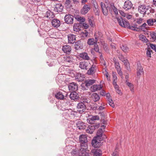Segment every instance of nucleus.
Instances as JSON below:
<instances>
[{"mask_svg": "<svg viewBox=\"0 0 156 156\" xmlns=\"http://www.w3.org/2000/svg\"><path fill=\"white\" fill-rule=\"evenodd\" d=\"M102 11L105 16H107L108 14V10L111 14L113 11L115 14L118 13L117 9L114 6V4L112 2H106L105 4L104 2H101L100 4Z\"/></svg>", "mask_w": 156, "mask_h": 156, "instance_id": "1", "label": "nucleus"}, {"mask_svg": "<svg viewBox=\"0 0 156 156\" xmlns=\"http://www.w3.org/2000/svg\"><path fill=\"white\" fill-rule=\"evenodd\" d=\"M102 128L99 129L98 130L96 136L92 140V144L94 147H98L99 146L101 145V141L104 139L106 138V136L105 135H103V133L104 129L105 128L104 126H101Z\"/></svg>", "mask_w": 156, "mask_h": 156, "instance_id": "2", "label": "nucleus"}, {"mask_svg": "<svg viewBox=\"0 0 156 156\" xmlns=\"http://www.w3.org/2000/svg\"><path fill=\"white\" fill-rule=\"evenodd\" d=\"M79 140L82 143L79 153L80 156H89V153L86 151V149L87 147L86 143L87 141V136L85 135H82L80 136Z\"/></svg>", "mask_w": 156, "mask_h": 156, "instance_id": "3", "label": "nucleus"}, {"mask_svg": "<svg viewBox=\"0 0 156 156\" xmlns=\"http://www.w3.org/2000/svg\"><path fill=\"white\" fill-rule=\"evenodd\" d=\"M117 21L119 24L122 27H127L135 31H140V28L136 27V24H134L133 26H130L128 22L123 20L121 17L118 18Z\"/></svg>", "mask_w": 156, "mask_h": 156, "instance_id": "4", "label": "nucleus"}, {"mask_svg": "<svg viewBox=\"0 0 156 156\" xmlns=\"http://www.w3.org/2000/svg\"><path fill=\"white\" fill-rule=\"evenodd\" d=\"M149 7L144 5H140L138 7V12L144 15H149Z\"/></svg>", "mask_w": 156, "mask_h": 156, "instance_id": "5", "label": "nucleus"}, {"mask_svg": "<svg viewBox=\"0 0 156 156\" xmlns=\"http://www.w3.org/2000/svg\"><path fill=\"white\" fill-rule=\"evenodd\" d=\"M89 59H84L80 63V67L82 69L87 70L90 66V62L88 61Z\"/></svg>", "mask_w": 156, "mask_h": 156, "instance_id": "6", "label": "nucleus"}, {"mask_svg": "<svg viewBox=\"0 0 156 156\" xmlns=\"http://www.w3.org/2000/svg\"><path fill=\"white\" fill-rule=\"evenodd\" d=\"M144 73L143 68L139 62H138L136 67V76L138 78H140L141 75Z\"/></svg>", "mask_w": 156, "mask_h": 156, "instance_id": "7", "label": "nucleus"}, {"mask_svg": "<svg viewBox=\"0 0 156 156\" xmlns=\"http://www.w3.org/2000/svg\"><path fill=\"white\" fill-rule=\"evenodd\" d=\"M99 126V124H95L93 125H89L86 130V132L88 133L92 134L95 129L98 128Z\"/></svg>", "mask_w": 156, "mask_h": 156, "instance_id": "8", "label": "nucleus"}, {"mask_svg": "<svg viewBox=\"0 0 156 156\" xmlns=\"http://www.w3.org/2000/svg\"><path fill=\"white\" fill-rule=\"evenodd\" d=\"M64 20L66 23L72 24L73 23V17L72 15L68 14L65 16Z\"/></svg>", "mask_w": 156, "mask_h": 156, "instance_id": "9", "label": "nucleus"}, {"mask_svg": "<svg viewBox=\"0 0 156 156\" xmlns=\"http://www.w3.org/2000/svg\"><path fill=\"white\" fill-rule=\"evenodd\" d=\"M86 109V106L84 104L82 103H79L77 106V111L80 113L84 112Z\"/></svg>", "mask_w": 156, "mask_h": 156, "instance_id": "10", "label": "nucleus"}, {"mask_svg": "<svg viewBox=\"0 0 156 156\" xmlns=\"http://www.w3.org/2000/svg\"><path fill=\"white\" fill-rule=\"evenodd\" d=\"M133 4L129 0H127L124 2L123 8L126 11L132 8Z\"/></svg>", "mask_w": 156, "mask_h": 156, "instance_id": "11", "label": "nucleus"}, {"mask_svg": "<svg viewBox=\"0 0 156 156\" xmlns=\"http://www.w3.org/2000/svg\"><path fill=\"white\" fill-rule=\"evenodd\" d=\"M69 43L73 44L76 41L75 36L72 34H70L67 36Z\"/></svg>", "mask_w": 156, "mask_h": 156, "instance_id": "12", "label": "nucleus"}, {"mask_svg": "<svg viewBox=\"0 0 156 156\" xmlns=\"http://www.w3.org/2000/svg\"><path fill=\"white\" fill-rule=\"evenodd\" d=\"M69 88L70 91H76L78 89L77 84L74 82L71 83L69 86Z\"/></svg>", "mask_w": 156, "mask_h": 156, "instance_id": "13", "label": "nucleus"}, {"mask_svg": "<svg viewBox=\"0 0 156 156\" xmlns=\"http://www.w3.org/2000/svg\"><path fill=\"white\" fill-rule=\"evenodd\" d=\"M90 6L87 5H85L81 10V13L83 15L86 14L90 10Z\"/></svg>", "mask_w": 156, "mask_h": 156, "instance_id": "14", "label": "nucleus"}, {"mask_svg": "<svg viewBox=\"0 0 156 156\" xmlns=\"http://www.w3.org/2000/svg\"><path fill=\"white\" fill-rule=\"evenodd\" d=\"M102 87V86L101 84L100 85H92L90 87V89L92 91H95L99 90Z\"/></svg>", "mask_w": 156, "mask_h": 156, "instance_id": "15", "label": "nucleus"}, {"mask_svg": "<svg viewBox=\"0 0 156 156\" xmlns=\"http://www.w3.org/2000/svg\"><path fill=\"white\" fill-rule=\"evenodd\" d=\"M91 152L93 154L94 156H101L102 152L99 149H93Z\"/></svg>", "mask_w": 156, "mask_h": 156, "instance_id": "16", "label": "nucleus"}, {"mask_svg": "<svg viewBox=\"0 0 156 156\" xmlns=\"http://www.w3.org/2000/svg\"><path fill=\"white\" fill-rule=\"evenodd\" d=\"M52 25L55 27L58 28L59 27L60 25V21L56 19H54L52 20L51 21Z\"/></svg>", "mask_w": 156, "mask_h": 156, "instance_id": "17", "label": "nucleus"}, {"mask_svg": "<svg viewBox=\"0 0 156 156\" xmlns=\"http://www.w3.org/2000/svg\"><path fill=\"white\" fill-rule=\"evenodd\" d=\"M62 51L67 54H69L71 51V47L69 45H66L63 46Z\"/></svg>", "mask_w": 156, "mask_h": 156, "instance_id": "18", "label": "nucleus"}, {"mask_svg": "<svg viewBox=\"0 0 156 156\" xmlns=\"http://www.w3.org/2000/svg\"><path fill=\"white\" fill-rule=\"evenodd\" d=\"M63 7L62 6V4L58 3L56 4V6L54 10L55 11L58 12H61L63 10Z\"/></svg>", "mask_w": 156, "mask_h": 156, "instance_id": "19", "label": "nucleus"}, {"mask_svg": "<svg viewBox=\"0 0 156 156\" xmlns=\"http://www.w3.org/2000/svg\"><path fill=\"white\" fill-rule=\"evenodd\" d=\"M69 97L71 99L73 100L76 99L78 98V96L77 93L75 91L71 92Z\"/></svg>", "mask_w": 156, "mask_h": 156, "instance_id": "20", "label": "nucleus"}, {"mask_svg": "<svg viewBox=\"0 0 156 156\" xmlns=\"http://www.w3.org/2000/svg\"><path fill=\"white\" fill-rule=\"evenodd\" d=\"M121 61L124 63L126 69L128 71H129L130 70L129 63L127 59H121Z\"/></svg>", "mask_w": 156, "mask_h": 156, "instance_id": "21", "label": "nucleus"}, {"mask_svg": "<svg viewBox=\"0 0 156 156\" xmlns=\"http://www.w3.org/2000/svg\"><path fill=\"white\" fill-rule=\"evenodd\" d=\"M92 99L94 101L96 102L100 99V97L99 95L96 93H93L91 96Z\"/></svg>", "mask_w": 156, "mask_h": 156, "instance_id": "22", "label": "nucleus"}, {"mask_svg": "<svg viewBox=\"0 0 156 156\" xmlns=\"http://www.w3.org/2000/svg\"><path fill=\"white\" fill-rule=\"evenodd\" d=\"M55 97L58 99L63 100L64 96L62 93L60 92L57 93L55 95Z\"/></svg>", "mask_w": 156, "mask_h": 156, "instance_id": "23", "label": "nucleus"}, {"mask_svg": "<svg viewBox=\"0 0 156 156\" xmlns=\"http://www.w3.org/2000/svg\"><path fill=\"white\" fill-rule=\"evenodd\" d=\"M95 82V80H86L85 82V85L87 87L94 83Z\"/></svg>", "mask_w": 156, "mask_h": 156, "instance_id": "24", "label": "nucleus"}, {"mask_svg": "<svg viewBox=\"0 0 156 156\" xmlns=\"http://www.w3.org/2000/svg\"><path fill=\"white\" fill-rule=\"evenodd\" d=\"M112 76H113V84L114 86L117 85L116 82L117 81V78L116 76V74L115 73L112 72Z\"/></svg>", "mask_w": 156, "mask_h": 156, "instance_id": "25", "label": "nucleus"}, {"mask_svg": "<svg viewBox=\"0 0 156 156\" xmlns=\"http://www.w3.org/2000/svg\"><path fill=\"white\" fill-rule=\"evenodd\" d=\"M51 48H48L46 51V54L48 55L50 57L52 58H53L54 56L53 54H52L53 52H51V51L52 50Z\"/></svg>", "mask_w": 156, "mask_h": 156, "instance_id": "26", "label": "nucleus"}, {"mask_svg": "<svg viewBox=\"0 0 156 156\" xmlns=\"http://www.w3.org/2000/svg\"><path fill=\"white\" fill-rule=\"evenodd\" d=\"M75 18L77 21L81 22H84L85 20L84 17H81L78 16H76L75 17Z\"/></svg>", "mask_w": 156, "mask_h": 156, "instance_id": "27", "label": "nucleus"}, {"mask_svg": "<svg viewBox=\"0 0 156 156\" xmlns=\"http://www.w3.org/2000/svg\"><path fill=\"white\" fill-rule=\"evenodd\" d=\"M46 16L47 18H53L54 17V15L53 13L51 12L49 10L47 11L46 13Z\"/></svg>", "mask_w": 156, "mask_h": 156, "instance_id": "28", "label": "nucleus"}, {"mask_svg": "<svg viewBox=\"0 0 156 156\" xmlns=\"http://www.w3.org/2000/svg\"><path fill=\"white\" fill-rule=\"evenodd\" d=\"M139 38L140 40H141L144 42H147L148 41V40L146 38V37L144 35L142 34H140L139 35Z\"/></svg>", "mask_w": 156, "mask_h": 156, "instance_id": "29", "label": "nucleus"}, {"mask_svg": "<svg viewBox=\"0 0 156 156\" xmlns=\"http://www.w3.org/2000/svg\"><path fill=\"white\" fill-rule=\"evenodd\" d=\"M80 30V25L78 23L75 24L73 26V30L76 32H79Z\"/></svg>", "mask_w": 156, "mask_h": 156, "instance_id": "30", "label": "nucleus"}, {"mask_svg": "<svg viewBox=\"0 0 156 156\" xmlns=\"http://www.w3.org/2000/svg\"><path fill=\"white\" fill-rule=\"evenodd\" d=\"M126 84L129 87L130 89L133 93L134 92L133 85L131 83L128 82L127 81L126 82Z\"/></svg>", "mask_w": 156, "mask_h": 156, "instance_id": "31", "label": "nucleus"}, {"mask_svg": "<svg viewBox=\"0 0 156 156\" xmlns=\"http://www.w3.org/2000/svg\"><path fill=\"white\" fill-rule=\"evenodd\" d=\"M121 48L125 52H128L129 51L128 48L125 44H122L121 46Z\"/></svg>", "mask_w": 156, "mask_h": 156, "instance_id": "32", "label": "nucleus"}, {"mask_svg": "<svg viewBox=\"0 0 156 156\" xmlns=\"http://www.w3.org/2000/svg\"><path fill=\"white\" fill-rule=\"evenodd\" d=\"M114 87L117 93L120 95H122V92L121 90L119 89V86L117 85H116L114 86Z\"/></svg>", "mask_w": 156, "mask_h": 156, "instance_id": "33", "label": "nucleus"}, {"mask_svg": "<svg viewBox=\"0 0 156 156\" xmlns=\"http://www.w3.org/2000/svg\"><path fill=\"white\" fill-rule=\"evenodd\" d=\"M79 56L82 58H89V57L87 53L84 52L80 54Z\"/></svg>", "mask_w": 156, "mask_h": 156, "instance_id": "34", "label": "nucleus"}, {"mask_svg": "<svg viewBox=\"0 0 156 156\" xmlns=\"http://www.w3.org/2000/svg\"><path fill=\"white\" fill-rule=\"evenodd\" d=\"M80 42H81L80 41H78L75 43V48L76 50H79L80 48H81V45Z\"/></svg>", "mask_w": 156, "mask_h": 156, "instance_id": "35", "label": "nucleus"}, {"mask_svg": "<svg viewBox=\"0 0 156 156\" xmlns=\"http://www.w3.org/2000/svg\"><path fill=\"white\" fill-rule=\"evenodd\" d=\"M95 69L94 68L92 67L87 71V73L89 75L93 74L94 73Z\"/></svg>", "mask_w": 156, "mask_h": 156, "instance_id": "36", "label": "nucleus"}, {"mask_svg": "<svg viewBox=\"0 0 156 156\" xmlns=\"http://www.w3.org/2000/svg\"><path fill=\"white\" fill-rule=\"evenodd\" d=\"M94 50L96 51V52H98V54L100 55L101 58L102 56V54L101 53L99 52V48L98 45L96 44L94 45Z\"/></svg>", "mask_w": 156, "mask_h": 156, "instance_id": "37", "label": "nucleus"}, {"mask_svg": "<svg viewBox=\"0 0 156 156\" xmlns=\"http://www.w3.org/2000/svg\"><path fill=\"white\" fill-rule=\"evenodd\" d=\"M117 72L118 73L120 76L121 78H123V73L122 71V69L121 67L116 69Z\"/></svg>", "mask_w": 156, "mask_h": 156, "instance_id": "38", "label": "nucleus"}, {"mask_svg": "<svg viewBox=\"0 0 156 156\" xmlns=\"http://www.w3.org/2000/svg\"><path fill=\"white\" fill-rule=\"evenodd\" d=\"M90 119L92 121L99 120L100 119L99 116L98 115L90 116Z\"/></svg>", "mask_w": 156, "mask_h": 156, "instance_id": "39", "label": "nucleus"}, {"mask_svg": "<svg viewBox=\"0 0 156 156\" xmlns=\"http://www.w3.org/2000/svg\"><path fill=\"white\" fill-rule=\"evenodd\" d=\"M93 19V17L92 16H89L88 18L89 23L91 27H93L94 26V24H93L92 22Z\"/></svg>", "mask_w": 156, "mask_h": 156, "instance_id": "40", "label": "nucleus"}, {"mask_svg": "<svg viewBox=\"0 0 156 156\" xmlns=\"http://www.w3.org/2000/svg\"><path fill=\"white\" fill-rule=\"evenodd\" d=\"M152 51L151 49L150 48L148 47L147 48V55L148 57H151V52Z\"/></svg>", "mask_w": 156, "mask_h": 156, "instance_id": "41", "label": "nucleus"}, {"mask_svg": "<svg viewBox=\"0 0 156 156\" xmlns=\"http://www.w3.org/2000/svg\"><path fill=\"white\" fill-rule=\"evenodd\" d=\"M94 43V40L93 39H89L87 41V44L89 45H93Z\"/></svg>", "mask_w": 156, "mask_h": 156, "instance_id": "42", "label": "nucleus"}, {"mask_svg": "<svg viewBox=\"0 0 156 156\" xmlns=\"http://www.w3.org/2000/svg\"><path fill=\"white\" fill-rule=\"evenodd\" d=\"M108 101V102L110 106L113 108L114 107L115 105L112 98H110Z\"/></svg>", "mask_w": 156, "mask_h": 156, "instance_id": "43", "label": "nucleus"}, {"mask_svg": "<svg viewBox=\"0 0 156 156\" xmlns=\"http://www.w3.org/2000/svg\"><path fill=\"white\" fill-rule=\"evenodd\" d=\"M80 150L79 152H78V151L76 150H74L71 152V154L73 156L78 154H79H79V153L80 152Z\"/></svg>", "mask_w": 156, "mask_h": 156, "instance_id": "44", "label": "nucleus"}, {"mask_svg": "<svg viewBox=\"0 0 156 156\" xmlns=\"http://www.w3.org/2000/svg\"><path fill=\"white\" fill-rule=\"evenodd\" d=\"M151 36L152 39L155 41L156 40V34L154 32H152L151 33Z\"/></svg>", "mask_w": 156, "mask_h": 156, "instance_id": "45", "label": "nucleus"}, {"mask_svg": "<svg viewBox=\"0 0 156 156\" xmlns=\"http://www.w3.org/2000/svg\"><path fill=\"white\" fill-rule=\"evenodd\" d=\"M150 46L151 48L154 50L155 52H156V45L152 44H150Z\"/></svg>", "mask_w": 156, "mask_h": 156, "instance_id": "46", "label": "nucleus"}, {"mask_svg": "<svg viewBox=\"0 0 156 156\" xmlns=\"http://www.w3.org/2000/svg\"><path fill=\"white\" fill-rule=\"evenodd\" d=\"M91 108L93 110H95L96 109H98V106L97 104H93L92 105H91Z\"/></svg>", "mask_w": 156, "mask_h": 156, "instance_id": "47", "label": "nucleus"}, {"mask_svg": "<svg viewBox=\"0 0 156 156\" xmlns=\"http://www.w3.org/2000/svg\"><path fill=\"white\" fill-rule=\"evenodd\" d=\"M112 156H119V152L117 150H115L112 154Z\"/></svg>", "mask_w": 156, "mask_h": 156, "instance_id": "48", "label": "nucleus"}, {"mask_svg": "<svg viewBox=\"0 0 156 156\" xmlns=\"http://www.w3.org/2000/svg\"><path fill=\"white\" fill-rule=\"evenodd\" d=\"M95 9L94 10L95 12V14L96 15H99V11L98 9H97V7L95 6Z\"/></svg>", "mask_w": 156, "mask_h": 156, "instance_id": "49", "label": "nucleus"}, {"mask_svg": "<svg viewBox=\"0 0 156 156\" xmlns=\"http://www.w3.org/2000/svg\"><path fill=\"white\" fill-rule=\"evenodd\" d=\"M115 66L116 69L119 68L120 67V66H119V62L116 61H115Z\"/></svg>", "mask_w": 156, "mask_h": 156, "instance_id": "50", "label": "nucleus"}, {"mask_svg": "<svg viewBox=\"0 0 156 156\" xmlns=\"http://www.w3.org/2000/svg\"><path fill=\"white\" fill-rule=\"evenodd\" d=\"M119 12L120 15L123 17H125L126 16V14L123 11H119Z\"/></svg>", "mask_w": 156, "mask_h": 156, "instance_id": "51", "label": "nucleus"}, {"mask_svg": "<svg viewBox=\"0 0 156 156\" xmlns=\"http://www.w3.org/2000/svg\"><path fill=\"white\" fill-rule=\"evenodd\" d=\"M147 26L146 23H143L141 26H140L139 28H140V30H143V28H145Z\"/></svg>", "mask_w": 156, "mask_h": 156, "instance_id": "52", "label": "nucleus"}, {"mask_svg": "<svg viewBox=\"0 0 156 156\" xmlns=\"http://www.w3.org/2000/svg\"><path fill=\"white\" fill-rule=\"evenodd\" d=\"M106 97L108 100L110 99V98H111L110 95L109 93H108L106 94Z\"/></svg>", "mask_w": 156, "mask_h": 156, "instance_id": "53", "label": "nucleus"}, {"mask_svg": "<svg viewBox=\"0 0 156 156\" xmlns=\"http://www.w3.org/2000/svg\"><path fill=\"white\" fill-rule=\"evenodd\" d=\"M83 26L84 27L85 29H87L89 27L88 24L85 23H83Z\"/></svg>", "mask_w": 156, "mask_h": 156, "instance_id": "54", "label": "nucleus"}, {"mask_svg": "<svg viewBox=\"0 0 156 156\" xmlns=\"http://www.w3.org/2000/svg\"><path fill=\"white\" fill-rule=\"evenodd\" d=\"M105 75L106 76V77L107 78V79L108 80V81L110 80V79L108 77V73L107 72H106L105 73Z\"/></svg>", "mask_w": 156, "mask_h": 156, "instance_id": "55", "label": "nucleus"}, {"mask_svg": "<svg viewBox=\"0 0 156 156\" xmlns=\"http://www.w3.org/2000/svg\"><path fill=\"white\" fill-rule=\"evenodd\" d=\"M149 9L148 10V11L149 12V13L150 12L151 13H153L154 12V10L153 9H152L150 7H149Z\"/></svg>", "mask_w": 156, "mask_h": 156, "instance_id": "56", "label": "nucleus"}, {"mask_svg": "<svg viewBox=\"0 0 156 156\" xmlns=\"http://www.w3.org/2000/svg\"><path fill=\"white\" fill-rule=\"evenodd\" d=\"M142 21V20L141 19H137L136 22L138 24L141 23Z\"/></svg>", "mask_w": 156, "mask_h": 156, "instance_id": "57", "label": "nucleus"}, {"mask_svg": "<svg viewBox=\"0 0 156 156\" xmlns=\"http://www.w3.org/2000/svg\"><path fill=\"white\" fill-rule=\"evenodd\" d=\"M117 56L119 58H123V56L120 54L117 55Z\"/></svg>", "mask_w": 156, "mask_h": 156, "instance_id": "58", "label": "nucleus"}, {"mask_svg": "<svg viewBox=\"0 0 156 156\" xmlns=\"http://www.w3.org/2000/svg\"><path fill=\"white\" fill-rule=\"evenodd\" d=\"M105 94H106V92L104 90L102 91L100 93V94L101 95H102V96H105Z\"/></svg>", "mask_w": 156, "mask_h": 156, "instance_id": "59", "label": "nucleus"}, {"mask_svg": "<svg viewBox=\"0 0 156 156\" xmlns=\"http://www.w3.org/2000/svg\"><path fill=\"white\" fill-rule=\"evenodd\" d=\"M126 17L127 19H130L132 17V16L131 15H128V14H126Z\"/></svg>", "mask_w": 156, "mask_h": 156, "instance_id": "60", "label": "nucleus"}, {"mask_svg": "<svg viewBox=\"0 0 156 156\" xmlns=\"http://www.w3.org/2000/svg\"><path fill=\"white\" fill-rule=\"evenodd\" d=\"M104 109V107L102 106H99L98 108V109L99 110H101Z\"/></svg>", "mask_w": 156, "mask_h": 156, "instance_id": "61", "label": "nucleus"}, {"mask_svg": "<svg viewBox=\"0 0 156 156\" xmlns=\"http://www.w3.org/2000/svg\"><path fill=\"white\" fill-rule=\"evenodd\" d=\"M129 74L128 73H126V74L125 75V78L126 79H128L129 78Z\"/></svg>", "mask_w": 156, "mask_h": 156, "instance_id": "62", "label": "nucleus"}, {"mask_svg": "<svg viewBox=\"0 0 156 156\" xmlns=\"http://www.w3.org/2000/svg\"><path fill=\"white\" fill-rule=\"evenodd\" d=\"M153 3L154 5L156 6V0H153Z\"/></svg>", "mask_w": 156, "mask_h": 156, "instance_id": "63", "label": "nucleus"}, {"mask_svg": "<svg viewBox=\"0 0 156 156\" xmlns=\"http://www.w3.org/2000/svg\"><path fill=\"white\" fill-rule=\"evenodd\" d=\"M77 127L78 128V129L80 130L83 129L82 126H77Z\"/></svg>", "mask_w": 156, "mask_h": 156, "instance_id": "64", "label": "nucleus"}]
</instances>
